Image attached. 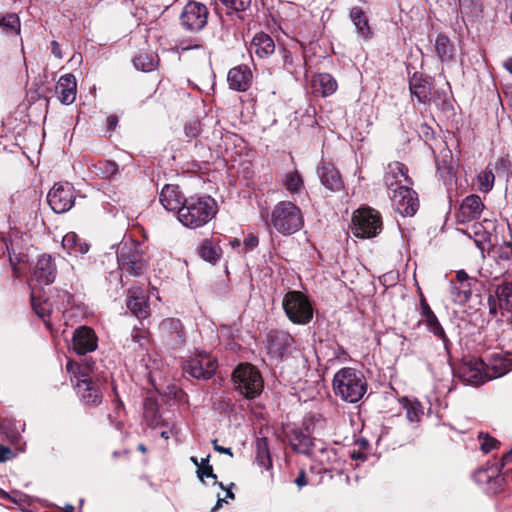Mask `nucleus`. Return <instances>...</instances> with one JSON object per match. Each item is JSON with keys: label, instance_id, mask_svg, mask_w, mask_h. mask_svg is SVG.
I'll use <instances>...</instances> for the list:
<instances>
[{"label": "nucleus", "instance_id": "nucleus-1", "mask_svg": "<svg viewBox=\"0 0 512 512\" xmlns=\"http://www.w3.org/2000/svg\"><path fill=\"white\" fill-rule=\"evenodd\" d=\"M217 213V203L210 196H191L184 199L177 212L178 220L196 229L208 223Z\"/></svg>", "mask_w": 512, "mask_h": 512}, {"label": "nucleus", "instance_id": "nucleus-2", "mask_svg": "<svg viewBox=\"0 0 512 512\" xmlns=\"http://www.w3.org/2000/svg\"><path fill=\"white\" fill-rule=\"evenodd\" d=\"M334 394L348 403H357L367 391V381L364 374L351 367H344L333 377Z\"/></svg>", "mask_w": 512, "mask_h": 512}, {"label": "nucleus", "instance_id": "nucleus-3", "mask_svg": "<svg viewBox=\"0 0 512 512\" xmlns=\"http://www.w3.org/2000/svg\"><path fill=\"white\" fill-rule=\"evenodd\" d=\"M66 369L73 373L71 381L74 384L76 393L86 406L95 407L102 402V393L98 382L89 375L88 367H80L77 363L68 361Z\"/></svg>", "mask_w": 512, "mask_h": 512}, {"label": "nucleus", "instance_id": "nucleus-4", "mask_svg": "<svg viewBox=\"0 0 512 512\" xmlns=\"http://www.w3.org/2000/svg\"><path fill=\"white\" fill-rule=\"evenodd\" d=\"M271 224L283 235L294 234L304 224L301 209L291 201H280L272 210Z\"/></svg>", "mask_w": 512, "mask_h": 512}, {"label": "nucleus", "instance_id": "nucleus-5", "mask_svg": "<svg viewBox=\"0 0 512 512\" xmlns=\"http://www.w3.org/2000/svg\"><path fill=\"white\" fill-rule=\"evenodd\" d=\"M282 307L288 319L294 324L306 325L313 318L312 304L300 291L287 292L283 297Z\"/></svg>", "mask_w": 512, "mask_h": 512}, {"label": "nucleus", "instance_id": "nucleus-6", "mask_svg": "<svg viewBox=\"0 0 512 512\" xmlns=\"http://www.w3.org/2000/svg\"><path fill=\"white\" fill-rule=\"evenodd\" d=\"M237 391L248 399L260 395L263 390V379L260 372L251 364H240L232 375Z\"/></svg>", "mask_w": 512, "mask_h": 512}, {"label": "nucleus", "instance_id": "nucleus-7", "mask_svg": "<svg viewBox=\"0 0 512 512\" xmlns=\"http://www.w3.org/2000/svg\"><path fill=\"white\" fill-rule=\"evenodd\" d=\"M382 218L378 211L370 207H361L352 217V232L359 238H371L380 233Z\"/></svg>", "mask_w": 512, "mask_h": 512}, {"label": "nucleus", "instance_id": "nucleus-8", "mask_svg": "<svg viewBox=\"0 0 512 512\" xmlns=\"http://www.w3.org/2000/svg\"><path fill=\"white\" fill-rule=\"evenodd\" d=\"M119 268L130 275L139 276L146 268L143 251L134 242L122 243L117 251Z\"/></svg>", "mask_w": 512, "mask_h": 512}, {"label": "nucleus", "instance_id": "nucleus-9", "mask_svg": "<svg viewBox=\"0 0 512 512\" xmlns=\"http://www.w3.org/2000/svg\"><path fill=\"white\" fill-rule=\"evenodd\" d=\"M208 15L209 11L204 4L190 1L180 14V25L187 31L198 32L206 26Z\"/></svg>", "mask_w": 512, "mask_h": 512}, {"label": "nucleus", "instance_id": "nucleus-10", "mask_svg": "<svg viewBox=\"0 0 512 512\" xmlns=\"http://www.w3.org/2000/svg\"><path fill=\"white\" fill-rule=\"evenodd\" d=\"M47 201L55 213H65L74 205L75 189L69 182L56 183L49 191Z\"/></svg>", "mask_w": 512, "mask_h": 512}, {"label": "nucleus", "instance_id": "nucleus-11", "mask_svg": "<svg viewBox=\"0 0 512 512\" xmlns=\"http://www.w3.org/2000/svg\"><path fill=\"white\" fill-rule=\"evenodd\" d=\"M457 375L465 384L472 386H479L491 380L486 363L480 358H471L463 362L457 370Z\"/></svg>", "mask_w": 512, "mask_h": 512}, {"label": "nucleus", "instance_id": "nucleus-12", "mask_svg": "<svg viewBox=\"0 0 512 512\" xmlns=\"http://www.w3.org/2000/svg\"><path fill=\"white\" fill-rule=\"evenodd\" d=\"M473 478L478 484L485 486L486 491L491 494L501 492L505 484L501 468L496 463L487 464L476 470Z\"/></svg>", "mask_w": 512, "mask_h": 512}, {"label": "nucleus", "instance_id": "nucleus-13", "mask_svg": "<svg viewBox=\"0 0 512 512\" xmlns=\"http://www.w3.org/2000/svg\"><path fill=\"white\" fill-rule=\"evenodd\" d=\"M392 205L402 216H412L416 213L419 203L415 191L410 186L393 189L390 194Z\"/></svg>", "mask_w": 512, "mask_h": 512}, {"label": "nucleus", "instance_id": "nucleus-14", "mask_svg": "<svg viewBox=\"0 0 512 512\" xmlns=\"http://www.w3.org/2000/svg\"><path fill=\"white\" fill-rule=\"evenodd\" d=\"M216 361L206 353H200L188 360L183 370L186 374L196 379H210L216 371Z\"/></svg>", "mask_w": 512, "mask_h": 512}, {"label": "nucleus", "instance_id": "nucleus-15", "mask_svg": "<svg viewBox=\"0 0 512 512\" xmlns=\"http://www.w3.org/2000/svg\"><path fill=\"white\" fill-rule=\"evenodd\" d=\"M159 331L164 342L171 348H180L185 343V332L180 320L164 319L159 325Z\"/></svg>", "mask_w": 512, "mask_h": 512}, {"label": "nucleus", "instance_id": "nucleus-16", "mask_svg": "<svg viewBox=\"0 0 512 512\" xmlns=\"http://www.w3.org/2000/svg\"><path fill=\"white\" fill-rule=\"evenodd\" d=\"M57 268L51 255L42 254L33 268V279L39 285H50L54 282Z\"/></svg>", "mask_w": 512, "mask_h": 512}, {"label": "nucleus", "instance_id": "nucleus-17", "mask_svg": "<svg viewBox=\"0 0 512 512\" xmlns=\"http://www.w3.org/2000/svg\"><path fill=\"white\" fill-rule=\"evenodd\" d=\"M97 341V336L90 327H78L73 333V349L79 355L95 351L98 346Z\"/></svg>", "mask_w": 512, "mask_h": 512}, {"label": "nucleus", "instance_id": "nucleus-18", "mask_svg": "<svg viewBox=\"0 0 512 512\" xmlns=\"http://www.w3.org/2000/svg\"><path fill=\"white\" fill-rule=\"evenodd\" d=\"M489 310L490 313L495 315L497 308L504 312L512 313V283H503L499 285L494 296H489Z\"/></svg>", "mask_w": 512, "mask_h": 512}, {"label": "nucleus", "instance_id": "nucleus-19", "mask_svg": "<svg viewBox=\"0 0 512 512\" xmlns=\"http://www.w3.org/2000/svg\"><path fill=\"white\" fill-rule=\"evenodd\" d=\"M408 170L404 164L400 162L390 163L386 169L384 181L388 190L401 186H411L412 180L407 174Z\"/></svg>", "mask_w": 512, "mask_h": 512}, {"label": "nucleus", "instance_id": "nucleus-20", "mask_svg": "<svg viewBox=\"0 0 512 512\" xmlns=\"http://www.w3.org/2000/svg\"><path fill=\"white\" fill-rule=\"evenodd\" d=\"M127 308L139 319L147 318L150 314L148 297L140 287H133L128 291Z\"/></svg>", "mask_w": 512, "mask_h": 512}, {"label": "nucleus", "instance_id": "nucleus-21", "mask_svg": "<svg viewBox=\"0 0 512 512\" xmlns=\"http://www.w3.org/2000/svg\"><path fill=\"white\" fill-rule=\"evenodd\" d=\"M485 363L491 380L504 376L512 369V359L502 351L489 354Z\"/></svg>", "mask_w": 512, "mask_h": 512}, {"label": "nucleus", "instance_id": "nucleus-22", "mask_svg": "<svg viewBox=\"0 0 512 512\" xmlns=\"http://www.w3.org/2000/svg\"><path fill=\"white\" fill-rule=\"evenodd\" d=\"M484 205L481 198L478 195H469L461 203L458 221L459 222H470L480 217L483 211Z\"/></svg>", "mask_w": 512, "mask_h": 512}, {"label": "nucleus", "instance_id": "nucleus-23", "mask_svg": "<svg viewBox=\"0 0 512 512\" xmlns=\"http://www.w3.org/2000/svg\"><path fill=\"white\" fill-rule=\"evenodd\" d=\"M227 81L231 89L246 91L252 82V72L246 65H239L229 70Z\"/></svg>", "mask_w": 512, "mask_h": 512}, {"label": "nucleus", "instance_id": "nucleus-24", "mask_svg": "<svg viewBox=\"0 0 512 512\" xmlns=\"http://www.w3.org/2000/svg\"><path fill=\"white\" fill-rule=\"evenodd\" d=\"M291 342V336L282 331H271L267 335L266 348L276 358L282 357Z\"/></svg>", "mask_w": 512, "mask_h": 512}, {"label": "nucleus", "instance_id": "nucleus-25", "mask_svg": "<svg viewBox=\"0 0 512 512\" xmlns=\"http://www.w3.org/2000/svg\"><path fill=\"white\" fill-rule=\"evenodd\" d=\"M249 52L260 59L267 58L275 52V43L268 34L257 33L250 43Z\"/></svg>", "mask_w": 512, "mask_h": 512}, {"label": "nucleus", "instance_id": "nucleus-26", "mask_svg": "<svg viewBox=\"0 0 512 512\" xmlns=\"http://www.w3.org/2000/svg\"><path fill=\"white\" fill-rule=\"evenodd\" d=\"M318 174L321 183L327 189L333 192L340 191L342 189L343 183L341 176L333 164L322 162L321 166L318 168Z\"/></svg>", "mask_w": 512, "mask_h": 512}, {"label": "nucleus", "instance_id": "nucleus-27", "mask_svg": "<svg viewBox=\"0 0 512 512\" xmlns=\"http://www.w3.org/2000/svg\"><path fill=\"white\" fill-rule=\"evenodd\" d=\"M184 199L177 185L166 184L160 193L159 201L168 211H179Z\"/></svg>", "mask_w": 512, "mask_h": 512}, {"label": "nucleus", "instance_id": "nucleus-28", "mask_svg": "<svg viewBox=\"0 0 512 512\" xmlns=\"http://www.w3.org/2000/svg\"><path fill=\"white\" fill-rule=\"evenodd\" d=\"M56 92L61 103L72 104L76 99V80L74 75L65 74L60 77L56 86Z\"/></svg>", "mask_w": 512, "mask_h": 512}, {"label": "nucleus", "instance_id": "nucleus-29", "mask_svg": "<svg viewBox=\"0 0 512 512\" xmlns=\"http://www.w3.org/2000/svg\"><path fill=\"white\" fill-rule=\"evenodd\" d=\"M288 439L294 451L302 454L310 452L313 443L307 431L294 428L289 432Z\"/></svg>", "mask_w": 512, "mask_h": 512}, {"label": "nucleus", "instance_id": "nucleus-30", "mask_svg": "<svg viewBox=\"0 0 512 512\" xmlns=\"http://www.w3.org/2000/svg\"><path fill=\"white\" fill-rule=\"evenodd\" d=\"M63 249L70 255H84L89 251L90 245L76 233L69 232L62 239Z\"/></svg>", "mask_w": 512, "mask_h": 512}, {"label": "nucleus", "instance_id": "nucleus-31", "mask_svg": "<svg viewBox=\"0 0 512 512\" xmlns=\"http://www.w3.org/2000/svg\"><path fill=\"white\" fill-rule=\"evenodd\" d=\"M314 91L322 97L332 95L337 90V82L329 73H319L312 80Z\"/></svg>", "mask_w": 512, "mask_h": 512}, {"label": "nucleus", "instance_id": "nucleus-32", "mask_svg": "<svg viewBox=\"0 0 512 512\" xmlns=\"http://www.w3.org/2000/svg\"><path fill=\"white\" fill-rule=\"evenodd\" d=\"M409 88L411 95L416 97L419 102L425 103L430 98L431 85L428 81L416 74L410 79Z\"/></svg>", "mask_w": 512, "mask_h": 512}, {"label": "nucleus", "instance_id": "nucleus-33", "mask_svg": "<svg viewBox=\"0 0 512 512\" xmlns=\"http://www.w3.org/2000/svg\"><path fill=\"white\" fill-rule=\"evenodd\" d=\"M435 52L441 62H449L453 59L455 47L450 39L444 34H438L435 39Z\"/></svg>", "mask_w": 512, "mask_h": 512}, {"label": "nucleus", "instance_id": "nucleus-34", "mask_svg": "<svg viewBox=\"0 0 512 512\" xmlns=\"http://www.w3.org/2000/svg\"><path fill=\"white\" fill-rule=\"evenodd\" d=\"M279 53L282 57L283 68L291 75L297 76L305 66V59L294 56L288 49L280 48Z\"/></svg>", "mask_w": 512, "mask_h": 512}, {"label": "nucleus", "instance_id": "nucleus-35", "mask_svg": "<svg viewBox=\"0 0 512 512\" xmlns=\"http://www.w3.org/2000/svg\"><path fill=\"white\" fill-rule=\"evenodd\" d=\"M283 185L291 196L300 194L305 189L303 178L297 170H293L284 175Z\"/></svg>", "mask_w": 512, "mask_h": 512}, {"label": "nucleus", "instance_id": "nucleus-36", "mask_svg": "<svg viewBox=\"0 0 512 512\" xmlns=\"http://www.w3.org/2000/svg\"><path fill=\"white\" fill-rule=\"evenodd\" d=\"M0 27L8 35H19L21 22L18 15L15 13L0 14Z\"/></svg>", "mask_w": 512, "mask_h": 512}, {"label": "nucleus", "instance_id": "nucleus-37", "mask_svg": "<svg viewBox=\"0 0 512 512\" xmlns=\"http://www.w3.org/2000/svg\"><path fill=\"white\" fill-rule=\"evenodd\" d=\"M256 461L259 466L267 470L272 468V460L266 438H259L256 441Z\"/></svg>", "mask_w": 512, "mask_h": 512}, {"label": "nucleus", "instance_id": "nucleus-38", "mask_svg": "<svg viewBox=\"0 0 512 512\" xmlns=\"http://www.w3.org/2000/svg\"><path fill=\"white\" fill-rule=\"evenodd\" d=\"M401 404L406 410V417L410 422H419L423 416V408L420 402L416 399H408L404 397Z\"/></svg>", "mask_w": 512, "mask_h": 512}, {"label": "nucleus", "instance_id": "nucleus-39", "mask_svg": "<svg viewBox=\"0 0 512 512\" xmlns=\"http://www.w3.org/2000/svg\"><path fill=\"white\" fill-rule=\"evenodd\" d=\"M450 293L455 303L464 304L471 297V287L469 282H462V284L451 282Z\"/></svg>", "mask_w": 512, "mask_h": 512}, {"label": "nucleus", "instance_id": "nucleus-40", "mask_svg": "<svg viewBox=\"0 0 512 512\" xmlns=\"http://www.w3.org/2000/svg\"><path fill=\"white\" fill-rule=\"evenodd\" d=\"M423 321H424L428 331L433 333L439 339H441L442 342L444 343L445 348L448 349V345L450 344V341H449L442 325L440 324L437 316L435 314L432 316L430 315L428 318H426Z\"/></svg>", "mask_w": 512, "mask_h": 512}, {"label": "nucleus", "instance_id": "nucleus-41", "mask_svg": "<svg viewBox=\"0 0 512 512\" xmlns=\"http://www.w3.org/2000/svg\"><path fill=\"white\" fill-rule=\"evenodd\" d=\"M467 234L469 236H474L475 244L482 251L485 250V244L489 239V233L485 230L481 223L475 222L470 227L467 228Z\"/></svg>", "mask_w": 512, "mask_h": 512}, {"label": "nucleus", "instance_id": "nucleus-42", "mask_svg": "<svg viewBox=\"0 0 512 512\" xmlns=\"http://www.w3.org/2000/svg\"><path fill=\"white\" fill-rule=\"evenodd\" d=\"M350 16L360 35L367 37L370 33V30L365 13L359 8H353L351 10Z\"/></svg>", "mask_w": 512, "mask_h": 512}, {"label": "nucleus", "instance_id": "nucleus-43", "mask_svg": "<svg viewBox=\"0 0 512 512\" xmlns=\"http://www.w3.org/2000/svg\"><path fill=\"white\" fill-rule=\"evenodd\" d=\"M31 301L35 313L43 320L51 314L52 304L47 299L42 300L36 296L35 290H32Z\"/></svg>", "mask_w": 512, "mask_h": 512}, {"label": "nucleus", "instance_id": "nucleus-44", "mask_svg": "<svg viewBox=\"0 0 512 512\" xmlns=\"http://www.w3.org/2000/svg\"><path fill=\"white\" fill-rule=\"evenodd\" d=\"M459 8L463 17L474 18L481 12V3L479 0H459Z\"/></svg>", "mask_w": 512, "mask_h": 512}, {"label": "nucleus", "instance_id": "nucleus-45", "mask_svg": "<svg viewBox=\"0 0 512 512\" xmlns=\"http://www.w3.org/2000/svg\"><path fill=\"white\" fill-rule=\"evenodd\" d=\"M201 258L208 262H216L220 257V248L211 241L205 240L199 250Z\"/></svg>", "mask_w": 512, "mask_h": 512}, {"label": "nucleus", "instance_id": "nucleus-46", "mask_svg": "<svg viewBox=\"0 0 512 512\" xmlns=\"http://www.w3.org/2000/svg\"><path fill=\"white\" fill-rule=\"evenodd\" d=\"M479 190L484 193H488L494 186L495 176L489 167L484 169L478 174Z\"/></svg>", "mask_w": 512, "mask_h": 512}, {"label": "nucleus", "instance_id": "nucleus-47", "mask_svg": "<svg viewBox=\"0 0 512 512\" xmlns=\"http://www.w3.org/2000/svg\"><path fill=\"white\" fill-rule=\"evenodd\" d=\"M227 9L235 12L245 11L251 0H219Z\"/></svg>", "mask_w": 512, "mask_h": 512}, {"label": "nucleus", "instance_id": "nucleus-48", "mask_svg": "<svg viewBox=\"0 0 512 512\" xmlns=\"http://www.w3.org/2000/svg\"><path fill=\"white\" fill-rule=\"evenodd\" d=\"M134 66L141 71L149 72L154 69V61L148 55H139L133 60Z\"/></svg>", "mask_w": 512, "mask_h": 512}, {"label": "nucleus", "instance_id": "nucleus-49", "mask_svg": "<svg viewBox=\"0 0 512 512\" xmlns=\"http://www.w3.org/2000/svg\"><path fill=\"white\" fill-rule=\"evenodd\" d=\"M479 440L481 441L480 449L484 453H489L490 451L498 448V446H499V442L495 438H492L487 434L481 433L479 435Z\"/></svg>", "mask_w": 512, "mask_h": 512}, {"label": "nucleus", "instance_id": "nucleus-50", "mask_svg": "<svg viewBox=\"0 0 512 512\" xmlns=\"http://www.w3.org/2000/svg\"><path fill=\"white\" fill-rule=\"evenodd\" d=\"M196 473L200 481L204 482L205 477L212 478L214 480V484L219 485V487L224 489L223 484L217 481V476L214 474L212 466L198 467Z\"/></svg>", "mask_w": 512, "mask_h": 512}, {"label": "nucleus", "instance_id": "nucleus-51", "mask_svg": "<svg viewBox=\"0 0 512 512\" xmlns=\"http://www.w3.org/2000/svg\"><path fill=\"white\" fill-rule=\"evenodd\" d=\"M184 130L187 137H197L201 132L200 122L198 120H193L185 125Z\"/></svg>", "mask_w": 512, "mask_h": 512}, {"label": "nucleus", "instance_id": "nucleus-52", "mask_svg": "<svg viewBox=\"0 0 512 512\" xmlns=\"http://www.w3.org/2000/svg\"><path fill=\"white\" fill-rule=\"evenodd\" d=\"M101 169L104 177H113L118 172V165L112 161H105Z\"/></svg>", "mask_w": 512, "mask_h": 512}, {"label": "nucleus", "instance_id": "nucleus-53", "mask_svg": "<svg viewBox=\"0 0 512 512\" xmlns=\"http://www.w3.org/2000/svg\"><path fill=\"white\" fill-rule=\"evenodd\" d=\"M258 243H259L258 237L255 236L254 234H249L244 239V245L249 250L255 248L258 245Z\"/></svg>", "mask_w": 512, "mask_h": 512}, {"label": "nucleus", "instance_id": "nucleus-54", "mask_svg": "<svg viewBox=\"0 0 512 512\" xmlns=\"http://www.w3.org/2000/svg\"><path fill=\"white\" fill-rule=\"evenodd\" d=\"M13 455L10 448L0 445V463L9 460Z\"/></svg>", "mask_w": 512, "mask_h": 512}, {"label": "nucleus", "instance_id": "nucleus-55", "mask_svg": "<svg viewBox=\"0 0 512 512\" xmlns=\"http://www.w3.org/2000/svg\"><path fill=\"white\" fill-rule=\"evenodd\" d=\"M51 52L56 58L62 59L63 56H62L61 47L57 41L51 42Z\"/></svg>", "mask_w": 512, "mask_h": 512}, {"label": "nucleus", "instance_id": "nucleus-56", "mask_svg": "<svg viewBox=\"0 0 512 512\" xmlns=\"http://www.w3.org/2000/svg\"><path fill=\"white\" fill-rule=\"evenodd\" d=\"M213 447L214 449L219 452V453H224V454H227L229 455L230 457H233V452L231 450V448H226V447H223V446H220L217 444V440H214L213 441Z\"/></svg>", "mask_w": 512, "mask_h": 512}, {"label": "nucleus", "instance_id": "nucleus-57", "mask_svg": "<svg viewBox=\"0 0 512 512\" xmlns=\"http://www.w3.org/2000/svg\"><path fill=\"white\" fill-rule=\"evenodd\" d=\"M421 310H422L423 320L428 318L430 315L432 316V315L435 314L432 311V309L430 308V306L426 302H424V301L421 303Z\"/></svg>", "mask_w": 512, "mask_h": 512}, {"label": "nucleus", "instance_id": "nucleus-58", "mask_svg": "<svg viewBox=\"0 0 512 512\" xmlns=\"http://www.w3.org/2000/svg\"><path fill=\"white\" fill-rule=\"evenodd\" d=\"M511 255H512V248H511L510 245H508L505 249H503L501 251V253L499 254V258L501 260L510 261L511 260Z\"/></svg>", "mask_w": 512, "mask_h": 512}, {"label": "nucleus", "instance_id": "nucleus-59", "mask_svg": "<svg viewBox=\"0 0 512 512\" xmlns=\"http://www.w3.org/2000/svg\"><path fill=\"white\" fill-rule=\"evenodd\" d=\"M468 280H469V277L465 271H463V270L457 271L456 281L458 283L462 284V282H469Z\"/></svg>", "mask_w": 512, "mask_h": 512}, {"label": "nucleus", "instance_id": "nucleus-60", "mask_svg": "<svg viewBox=\"0 0 512 512\" xmlns=\"http://www.w3.org/2000/svg\"><path fill=\"white\" fill-rule=\"evenodd\" d=\"M295 483L298 487H303L307 484L306 476L304 471H301L300 474L295 479Z\"/></svg>", "mask_w": 512, "mask_h": 512}, {"label": "nucleus", "instance_id": "nucleus-61", "mask_svg": "<svg viewBox=\"0 0 512 512\" xmlns=\"http://www.w3.org/2000/svg\"><path fill=\"white\" fill-rule=\"evenodd\" d=\"M351 458L354 459V460H362L364 461L366 459V456L359 452V451H353L352 454H351Z\"/></svg>", "mask_w": 512, "mask_h": 512}, {"label": "nucleus", "instance_id": "nucleus-62", "mask_svg": "<svg viewBox=\"0 0 512 512\" xmlns=\"http://www.w3.org/2000/svg\"><path fill=\"white\" fill-rule=\"evenodd\" d=\"M118 123V119L116 116H110L108 117V126L109 129H114Z\"/></svg>", "mask_w": 512, "mask_h": 512}, {"label": "nucleus", "instance_id": "nucleus-63", "mask_svg": "<svg viewBox=\"0 0 512 512\" xmlns=\"http://www.w3.org/2000/svg\"><path fill=\"white\" fill-rule=\"evenodd\" d=\"M508 462H512V449L503 456L502 466H504Z\"/></svg>", "mask_w": 512, "mask_h": 512}, {"label": "nucleus", "instance_id": "nucleus-64", "mask_svg": "<svg viewBox=\"0 0 512 512\" xmlns=\"http://www.w3.org/2000/svg\"><path fill=\"white\" fill-rule=\"evenodd\" d=\"M503 65L512 74V58L507 59Z\"/></svg>", "mask_w": 512, "mask_h": 512}]
</instances>
